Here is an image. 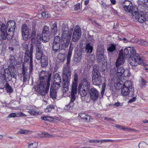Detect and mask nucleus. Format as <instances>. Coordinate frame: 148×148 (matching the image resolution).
<instances>
[{"label":"nucleus","instance_id":"680f3d73","mask_svg":"<svg viewBox=\"0 0 148 148\" xmlns=\"http://www.w3.org/2000/svg\"><path fill=\"white\" fill-rule=\"evenodd\" d=\"M113 106L114 107H118L120 106H121L122 105L120 104V103L119 102H117L113 104Z\"/></svg>","mask_w":148,"mask_h":148},{"label":"nucleus","instance_id":"e2e57ef3","mask_svg":"<svg viewBox=\"0 0 148 148\" xmlns=\"http://www.w3.org/2000/svg\"><path fill=\"white\" fill-rule=\"evenodd\" d=\"M104 120H106L107 121H113L114 120L112 119L108 118L107 117H105L104 118Z\"/></svg>","mask_w":148,"mask_h":148},{"label":"nucleus","instance_id":"0e129e2a","mask_svg":"<svg viewBox=\"0 0 148 148\" xmlns=\"http://www.w3.org/2000/svg\"><path fill=\"white\" fill-rule=\"evenodd\" d=\"M70 59H71V58H67V65L66 66H68V65L70 63Z\"/></svg>","mask_w":148,"mask_h":148},{"label":"nucleus","instance_id":"8fccbe9b","mask_svg":"<svg viewBox=\"0 0 148 148\" xmlns=\"http://www.w3.org/2000/svg\"><path fill=\"white\" fill-rule=\"evenodd\" d=\"M28 112L29 114L33 115H37L39 113L38 111H35L33 110H29Z\"/></svg>","mask_w":148,"mask_h":148},{"label":"nucleus","instance_id":"39448f33","mask_svg":"<svg viewBox=\"0 0 148 148\" xmlns=\"http://www.w3.org/2000/svg\"><path fill=\"white\" fill-rule=\"evenodd\" d=\"M90 82L85 78L83 79L79 85L78 90L82 97L87 95L88 90L90 86Z\"/></svg>","mask_w":148,"mask_h":148},{"label":"nucleus","instance_id":"a878e982","mask_svg":"<svg viewBox=\"0 0 148 148\" xmlns=\"http://www.w3.org/2000/svg\"><path fill=\"white\" fill-rule=\"evenodd\" d=\"M85 51L87 53H91L93 49V47L90 43L86 44L85 47Z\"/></svg>","mask_w":148,"mask_h":148},{"label":"nucleus","instance_id":"0eeeda50","mask_svg":"<svg viewBox=\"0 0 148 148\" xmlns=\"http://www.w3.org/2000/svg\"><path fill=\"white\" fill-rule=\"evenodd\" d=\"M119 66H116L111 69L110 72L111 74L114 75H116V78L119 80L117 83V85H121L123 84L121 81V77L125 71V70L122 67H119Z\"/></svg>","mask_w":148,"mask_h":148},{"label":"nucleus","instance_id":"e433bc0d","mask_svg":"<svg viewBox=\"0 0 148 148\" xmlns=\"http://www.w3.org/2000/svg\"><path fill=\"white\" fill-rule=\"evenodd\" d=\"M60 45L53 43V49L55 52H57L60 48Z\"/></svg>","mask_w":148,"mask_h":148},{"label":"nucleus","instance_id":"4468645a","mask_svg":"<svg viewBox=\"0 0 148 148\" xmlns=\"http://www.w3.org/2000/svg\"><path fill=\"white\" fill-rule=\"evenodd\" d=\"M81 35V29L79 26H76L74 28L72 38V40L74 42H77Z\"/></svg>","mask_w":148,"mask_h":148},{"label":"nucleus","instance_id":"c85d7f7f","mask_svg":"<svg viewBox=\"0 0 148 148\" xmlns=\"http://www.w3.org/2000/svg\"><path fill=\"white\" fill-rule=\"evenodd\" d=\"M49 38V37L48 34H42V39L43 42H47L48 41Z\"/></svg>","mask_w":148,"mask_h":148},{"label":"nucleus","instance_id":"f3484780","mask_svg":"<svg viewBox=\"0 0 148 148\" xmlns=\"http://www.w3.org/2000/svg\"><path fill=\"white\" fill-rule=\"evenodd\" d=\"M90 94V97L92 100L94 101L98 99L99 95L98 91L96 89L94 88L91 89Z\"/></svg>","mask_w":148,"mask_h":148},{"label":"nucleus","instance_id":"20e7f679","mask_svg":"<svg viewBox=\"0 0 148 148\" xmlns=\"http://www.w3.org/2000/svg\"><path fill=\"white\" fill-rule=\"evenodd\" d=\"M71 69L70 68L67 66L64 67L63 73V89L64 93L67 91L69 89V86L71 78Z\"/></svg>","mask_w":148,"mask_h":148},{"label":"nucleus","instance_id":"13d9d810","mask_svg":"<svg viewBox=\"0 0 148 148\" xmlns=\"http://www.w3.org/2000/svg\"><path fill=\"white\" fill-rule=\"evenodd\" d=\"M105 88V86L104 85H103L102 86V90L101 92V94L102 95H103L104 94Z\"/></svg>","mask_w":148,"mask_h":148},{"label":"nucleus","instance_id":"a19ab883","mask_svg":"<svg viewBox=\"0 0 148 148\" xmlns=\"http://www.w3.org/2000/svg\"><path fill=\"white\" fill-rule=\"evenodd\" d=\"M116 46L114 44H111L108 48V51L110 52H112L115 49Z\"/></svg>","mask_w":148,"mask_h":148},{"label":"nucleus","instance_id":"c756f323","mask_svg":"<svg viewBox=\"0 0 148 148\" xmlns=\"http://www.w3.org/2000/svg\"><path fill=\"white\" fill-rule=\"evenodd\" d=\"M41 35L40 34H37L35 37V39H34L32 42H37L38 43L40 44L41 43Z\"/></svg>","mask_w":148,"mask_h":148},{"label":"nucleus","instance_id":"5fc2aeb1","mask_svg":"<svg viewBox=\"0 0 148 148\" xmlns=\"http://www.w3.org/2000/svg\"><path fill=\"white\" fill-rule=\"evenodd\" d=\"M41 119L44 121H49V119H54L53 117L52 116H44V117H41Z\"/></svg>","mask_w":148,"mask_h":148},{"label":"nucleus","instance_id":"f03ea898","mask_svg":"<svg viewBox=\"0 0 148 148\" xmlns=\"http://www.w3.org/2000/svg\"><path fill=\"white\" fill-rule=\"evenodd\" d=\"M124 56L126 58H130L129 63L132 66H136L138 64L144 65L143 60L138 54H136L135 49L133 47L126 48L124 51Z\"/></svg>","mask_w":148,"mask_h":148},{"label":"nucleus","instance_id":"79ce46f5","mask_svg":"<svg viewBox=\"0 0 148 148\" xmlns=\"http://www.w3.org/2000/svg\"><path fill=\"white\" fill-rule=\"evenodd\" d=\"M38 146V143L36 142H34L31 144L28 143V147L29 148H36Z\"/></svg>","mask_w":148,"mask_h":148},{"label":"nucleus","instance_id":"69168bd1","mask_svg":"<svg viewBox=\"0 0 148 148\" xmlns=\"http://www.w3.org/2000/svg\"><path fill=\"white\" fill-rule=\"evenodd\" d=\"M144 69L145 70H146V71L148 72V64H147V65H146L144 68Z\"/></svg>","mask_w":148,"mask_h":148},{"label":"nucleus","instance_id":"cd10ccee","mask_svg":"<svg viewBox=\"0 0 148 148\" xmlns=\"http://www.w3.org/2000/svg\"><path fill=\"white\" fill-rule=\"evenodd\" d=\"M50 26L52 25L51 27V32L53 33L55 35L57 32L58 31V28L57 27V23L55 22L54 23H50Z\"/></svg>","mask_w":148,"mask_h":148},{"label":"nucleus","instance_id":"4be33fe9","mask_svg":"<svg viewBox=\"0 0 148 148\" xmlns=\"http://www.w3.org/2000/svg\"><path fill=\"white\" fill-rule=\"evenodd\" d=\"M36 57L38 60L41 59L43 56L44 55L42 54V50L38 47V49L36 50Z\"/></svg>","mask_w":148,"mask_h":148},{"label":"nucleus","instance_id":"338daca9","mask_svg":"<svg viewBox=\"0 0 148 148\" xmlns=\"http://www.w3.org/2000/svg\"><path fill=\"white\" fill-rule=\"evenodd\" d=\"M89 2V0H86L84 1V4L85 5H87Z\"/></svg>","mask_w":148,"mask_h":148},{"label":"nucleus","instance_id":"393cba45","mask_svg":"<svg viewBox=\"0 0 148 148\" xmlns=\"http://www.w3.org/2000/svg\"><path fill=\"white\" fill-rule=\"evenodd\" d=\"M115 127L118 129H119L120 130H122L125 131H131L133 130V129L130 128L124 127L123 126L117 124L116 125Z\"/></svg>","mask_w":148,"mask_h":148},{"label":"nucleus","instance_id":"7c9ffc66","mask_svg":"<svg viewBox=\"0 0 148 148\" xmlns=\"http://www.w3.org/2000/svg\"><path fill=\"white\" fill-rule=\"evenodd\" d=\"M54 82L61 83V79L60 75L58 73H56L54 76Z\"/></svg>","mask_w":148,"mask_h":148},{"label":"nucleus","instance_id":"9d476101","mask_svg":"<svg viewBox=\"0 0 148 148\" xmlns=\"http://www.w3.org/2000/svg\"><path fill=\"white\" fill-rule=\"evenodd\" d=\"M51 74L43 71H41L39 75V80L38 82H45V83H50Z\"/></svg>","mask_w":148,"mask_h":148},{"label":"nucleus","instance_id":"2eb2a0df","mask_svg":"<svg viewBox=\"0 0 148 148\" xmlns=\"http://www.w3.org/2000/svg\"><path fill=\"white\" fill-rule=\"evenodd\" d=\"M62 35L61 39L63 41L65 40H70L72 32H69L68 31L67 28L64 29H62Z\"/></svg>","mask_w":148,"mask_h":148},{"label":"nucleus","instance_id":"6ab92c4d","mask_svg":"<svg viewBox=\"0 0 148 148\" xmlns=\"http://www.w3.org/2000/svg\"><path fill=\"white\" fill-rule=\"evenodd\" d=\"M124 62V59L123 54L122 52L120 51L119 55V57L116 62V66H120Z\"/></svg>","mask_w":148,"mask_h":148},{"label":"nucleus","instance_id":"473e14b6","mask_svg":"<svg viewBox=\"0 0 148 148\" xmlns=\"http://www.w3.org/2000/svg\"><path fill=\"white\" fill-rule=\"evenodd\" d=\"M131 4V2L128 0H125L123 3V6L124 10H127V6H130V5Z\"/></svg>","mask_w":148,"mask_h":148},{"label":"nucleus","instance_id":"09e8293b","mask_svg":"<svg viewBox=\"0 0 148 148\" xmlns=\"http://www.w3.org/2000/svg\"><path fill=\"white\" fill-rule=\"evenodd\" d=\"M49 28L47 26L45 25L44 26L43 29L42 34H47L49 32Z\"/></svg>","mask_w":148,"mask_h":148},{"label":"nucleus","instance_id":"603ef678","mask_svg":"<svg viewBox=\"0 0 148 148\" xmlns=\"http://www.w3.org/2000/svg\"><path fill=\"white\" fill-rule=\"evenodd\" d=\"M66 41V42H64V43H65L64 44H62V45L61 47V48L62 49H64V48H66L68 46L70 42V40L68 41V40H67Z\"/></svg>","mask_w":148,"mask_h":148},{"label":"nucleus","instance_id":"bf43d9fd","mask_svg":"<svg viewBox=\"0 0 148 148\" xmlns=\"http://www.w3.org/2000/svg\"><path fill=\"white\" fill-rule=\"evenodd\" d=\"M8 117L9 118L14 117H16V113H13L9 115Z\"/></svg>","mask_w":148,"mask_h":148},{"label":"nucleus","instance_id":"72a5a7b5","mask_svg":"<svg viewBox=\"0 0 148 148\" xmlns=\"http://www.w3.org/2000/svg\"><path fill=\"white\" fill-rule=\"evenodd\" d=\"M103 54H99L98 53V54H97V57L98 61L100 62L105 60Z\"/></svg>","mask_w":148,"mask_h":148},{"label":"nucleus","instance_id":"37998d69","mask_svg":"<svg viewBox=\"0 0 148 148\" xmlns=\"http://www.w3.org/2000/svg\"><path fill=\"white\" fill-rule=\"evenodd\" d=\"M60 37L58 36H56L54 38L53 43L56 44H60Z\"/></svg>","mask_w":148,"mask_h":148},{"label":"nucleus","instance_id":"49530a36","mask_svg":"<svg viewBox=\"0 0 148 148\" xmlns=\"http://www.w3.org/2000/svg\"><path fill=\"white\" fill-rule=\"evenodd\" d=\"M29 131L25 130L20 129L18 132V134H27L29 133Z\"/></svg>","mask_w":148,"mask_h":148},{"label":"nucleus","instance_id":"3c124183","mask_svg":"<svg viewBox=\"0 0 148 148\" xmlns=\"http://www.w3.org/2000/svg\"><path fill=\"white\" fill-rule=\"evenodd\" d=\"M36 36V32L35 30L33 29L31 35V38L32 41H33Z\"/></svg>","mask_w":148,"mask_h":148},{"label":"nucleus","instance_id":"ea45409f","mask_svg":"<svg viewBox=\"0 0 148 148\" xmlns=\"http://www.w3.org/2000/svg\"><path fill=\"white\" fill-rule=\"evenodd\" d=\"M5 87L7 92L11 93L13 91V90L12 87L8 83H6V84Z\"/></svg>","mask_w":148,"mask_h":148},{"label":"nucleus","instance_id":"412c9836","mask_svg":"<svg viewBox=\"0 0 148 148\" xmlns=\"http://www.w3.org/2000/svg\"><path fill=\"white\" fill-rule=\"evenodd\" d=\"M90 143H98L99 144H102L103 143H108L114 141L113 140L110 139H102L98 140H89Z\"/></svg>","mask_w":148,"mask_h":148},{"label":"nucleus","instance_id":"774afa93","mask_svg":"<svg viewBox=\"0 0 148 148\" xmlns=\"http://www.w3.org/2000/svg\"><path fill=\"white\" fill-rule=\"evenodd\" d=\"M111 3L113 5H114L116 4V0H110Z\"/></svg>","mask_w":148,"mask_h":148},{"label":"nucleus","instance_id":"864d4df0","mask_svg":"<svg viewBox=\"0 0 148 148\" xmlns=\"http://www.w3.org/2000/svg\"><path fill=\"white\" fill-rule=\"evenodd\" d=\"M16 117H17L27 116L26 115L21 112L16 113Z\"/></svg>","mask_w":148,"mask_h":148},{"label":"nucleus","instance_id":"f8f14e48","mask_svg":"<svg viewBox=\"0 0 148 148\" xmlns=\"http://www.w3.org/2000/svg\"><path fill=\"white\" fill-rule=\"evenodd\" d=\"M31 30L26 24L22 25L21 28V32L23 39L24 40H27L28 39L29 32Z\"/></svg>","mask_w":148,"mask_h":148},{"label":"nucleus","instance_id":"b1692460","mask_svg":"<svg viewBox=\"0 0 148 148\" xmlns=\"http://www.w3.org/2000/svg\"><path fill=\"white\" fill-rule=\"evenodd\" d=\"M41 65L43 67H46L48 64L47 57L45 56H43L41 59Z\"/></svg>","mask_w":148,"mask_h":148},{"label":"nucleus","instance_id":"c03bdc74","mask_svg":"<svg viewBox=\"0 0 148 148\" xmlns=\"http://www.w3.org/2000/svg\"><path fill=\"white\" fill-rule=\"evenodd\" d=\"M127 10H125V12H132L133 13V12H134V8L132 6V5L127 6ZM133 13H132V14Z\"/></svg>","mask_w":148,"mask_h":148},{"label":"nucleus","instance_id":"4c0bfd02","mask_svg":"<svg viewBox=\"0 0 148 148\" xmlns=\"http://www.w3.org/2000/svg\"><path fill=\"white\" fill-rule=\"evenodd\" d=\"M53 136L51 134L46 132H43L40 135V137L42 138L44 137H49L51 138Z\"/></svg>","mask_w":148,"mask_h":148},{"label":"nucleus","instance_id":"f704fd0d","mask_svg":"<svg viewBox=\"0 0 148 148\" xmlns=\"http://www.w3.org/2000/svg\"><path fill=\"white\" fill-rule=\"evenodd\" d=\"M60 83L54 82V83L53 84L52 86H51L50 89H51L52 88L53 89L57 91V90L60 87Z\"/></svg>","mask_w":148,"mask_h":148},{"label":"nucleus","instance_id":"aec40b11","mask_svg":"<svg viewBox=\"0 0 148 148\" xmlns=\"http://www.w3.org/2000/svg\"><path fill=\"white\" fill-rule=\"evenodd\" d=\"M79 116L86 122H91V120L92 119L89 115L83 113H80L79 114Z\"/></svg>","mask_w":148,"mask_h":148},{"label":"nucleus","instance_id":"ddd939ff","mask_svg":"<svg viewBox=\"0 0 148 148\" xmlns=\"http://www.w3.org/2000/svg\"><path fill=\"white\" fill-rule=\"evenodd\" d=\"M132 17L133 18L137 20L138 21L141 23L145 22L146 21V18L144 16V13L143 12H140L139 13L137 11H134V13H132Z\"/></svg>","mask_w":148,"mask_h":148},{"label":"nucleus","instance_id":"4d7b16f0","mask_svg":"<svg viewBox=\"0 0 148 148\" xmlns=\"http://www.w3.org/2000/svg\"><path fill=\"white\" fill-rule=\"evenodd\" d=\"M80 3H79L75 5V10H77L79 9L80 8Z\"/></svg>","mask_w":148,"mask_h":148},{"label":"nucleus","instance_id":"1a4fd4ad","mask_svg":"<svg viewBox=\"0 0 148 148\" xmlns=\"http://www.w3.org/2000/svg\"><path fill=\"white\" fill-rule=\"evenodd\" d=\"M133 85L130 81H126L124 82L121 89V94L123 96L128 95L133 88Z\"/></svg>","mask_w":148,"mask_h":148},{"label":"nucleus","instance_id":"c9c22d12","mask_svg":"<svg viewBox=\"0 0 148 148\" xmlns=\"http://www.w3.org/2000/svg\"><path fill=\"white\" fill-rule=\"evenodd\" d=\"M55 106L53 104H51L48 106L45 109V112L48 113L50 112L52 109H54Z\"/></svg>","mask_w":148,"mask_h":148},{"label":"nucleus","instance_id":"dca6fc26","mask_svg":"<svg viewBox=\"0 0 148 148\" xmlns=\"http://www.w3.org/2000/svg\"><path fill=\"white\" fill-rule=\"evenodd\" d=\"M77 93H75L74 91H71V99L69 104L68 105L65 106L64 107L65 110H69L70 108H72L74 105V101L75 99V95Z\"/></svg>","mask_w":148,"mask_h":148},{"label":"nucleus","instance_id":"a18cd8bd","mask_svg":"<svg viewBox=\"0 0 148 148\" xmlns=\"http://www.w3.org/2000/svg\"><path fill=\"white\" fill-rule=\"evenodd\" d=\"M42 17L43 18H48L50 17V15L47 12H44L42 13L41 14Z\"/></svg>","mask_w":148,"mask_h":148},{"label":"nucleus","instance_id":"a211bd4d","mask_svg":"<svg viewBox=\"0 0 148 148\" xmlns=\"http://www.w3.org/2000/svg\"><path fill=\"white\" fill-rule=\"evenodd\" d=\"M77 80L78 75L76 73H75L74 75V81H73L71 90V91H74L75 93L77 91Z\"/></svg>","mask_w":148,"mask_h":148},{"label":"nucleus","instance_id":"423d86ee","mask_svg":"<svg viewBox=\"0 0 148 148\" xmlns=\"http://www.w3.org/2000/svg\"><path fill=\"white\" fill-rule=\"evenodd\" d=\"M36 88V91L42 96H45L49 91L50 83H45V82H38Z\"/></svg>","mask_w":148,"mask_h":148},{"label":"nucleus","instance_id":"2f4dec72","mask_svg":"<svg viewBox=\"0 0 148 148\" xmlns=\"http://www.w3.org/2000/svg\"><path fill=\"white\" fill-rule=\"evenodd\" d=\"M136 42L138 44L145 46H147L148 45V43L143 40L137 39L136 40Z\"/></svg>","mask_w":148,"mask_h":148},{"label":"nucleus","instance_id":"f257e3e1","mask_svg":"<svg viewBox=\"0 0 148 148\" xmlns=\"http://www.w3.org/2000/svg\"><path fill=\"white\" fill-rule=\"evenodd\" d=\"M33 50V47L31 45L29 49H28V46H26L25 52L24 56V61L23 64L22 74L23 76V82L24 83L29 79V76L26 70V68L29 67V73L32 72L33 68L32 65V53Z\"/></svg>","mask_w":148,"mask_h":148},{"label":"nucleus","instance_id":"de8ad7c7","mask_svg":"<svg viewBox=\"0 0 148 148\" xmlns=\"http://www.w3.org/2000/svg\"><path fill=\"white\" fill-rule=\"evenodd\" d=\"M104 49L103 47L101 46V47L98 48L97 51V54H98V53L99 54H104Z\"/></svg>","mask_w":148,"mask_h":148},{"label":"nucleus","instance_id":"6e6d98bb","mask_svg":"<svg viewBox=\"0 0 148 148\" xmlns=\"http://www.w3.org/2000/svg\"><path fill=\"white\" fill-rule=\"evenodd\" d=\"M146 83L145 81L142 79L140 82V85L141 87H144L146 85Z\"/></svg>","mask_w":148,"mask_h":148},{"label":"nucleus","instance_id":"5701e85b","mask_svg":"<svg viewBox=\"0 0 148 148\" xmlns=\"http://www.w3.org/2000/svg\"><path fill=\"white\" fill-rule=\"evenodd\" d=\"M8 69V72L7 71H6V73L7 76V79L8 81H10L12 79V77H14L15 76V73L13 72H11L10 69Z\"/></svg>","mask_w":148,"mask_h":148},{"label":"nucleus","instance_id":"9b49d317","mask_svg":"<svg viewBox=\"0 0 148 148\" xmlns=\"http://www.w3.org/2000/svg\"><path fill=\"white\" fill-rule=\"evenodd\" d=\"M6 71L8 72V69H5L4 68L0 69V88L1 89L4 88L3 82L8 81L7 79Z\"/></svg>","mask_w":148,"mask_h":148},{"label":"nucleus","instance_id":"6e6552de","mask_svg":"<svg viewBox=\"0 0 148 148\" xmlns=\"http://www.w3.org/2000/svg\"><path fill=\"white\" fill-rule=\"evenodd\" d=\"M92 82L93 84L96 86H99L101 83V78L100 73L96 66H94L92 72Z\"/></svg>","mask_w":148,"mask_h":148},{"label":"nucleus","instance_id":"58836bf2","mask_svg":"<svg viewBox=\"0 0 148 148\" xmlns=\"http://www.w3.org/2000/svg\"><path fill=\"white\" fill-rule=\"evenodd\" d=\"M73 49V47L71 46V44L70 45V47L68 51L67 58H71L72 54V52Z\"/></svg>","mask_w":148,"mask_h":148},{"label":"nucleus","instance_id":"052dcab7","mask_svg":"<svg viewBox=\"0 0 148 148\" xmlns=\"http://www.w3.org/2000/svg\"><path fill=\"white\" fill-rule=\"evenodd\" d=\"M136 99V98L135 97H134L130 99L129 100V103H131L135 101Z\"/></svg>","mask_w":148,"mask_h":148},{"label":"nucleus","instance_id":"7ed1b4c3","mask_svg":"<svg viewBox=\"0 0 148 148\" xmlns=\"http://www.w3.org/2000/svg\"><path fill=\"white\" fill-rule=\"evenodd\" d=\"M7 26L3 23L0 25V37L2 40H5L6 39L9 40L12 38L10 35L7 33V28L8 29V32H14L16 27L15 23L13 20H10L7 23Z\"/></svg>","mask_w":148,"mask_h":148},{"label":"nucleus","instance_id":"bb28decb","mask_svg":"<svg viewBox=\"0 0 148 148\" xmlns=\"http://www.w3.org/2000/svg\"><path fill=\"white\" fill-rule=\"evenodd\" d=\"M50 97L53 100H55L57 97V91L51 88L50 89Z\"/></svg>","mask_w":148,"mask_h":148}]
</instances>
